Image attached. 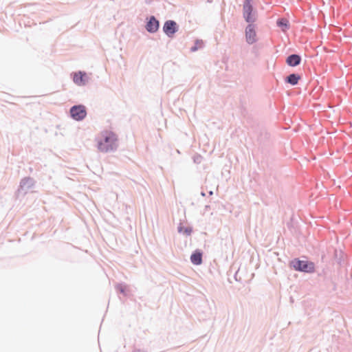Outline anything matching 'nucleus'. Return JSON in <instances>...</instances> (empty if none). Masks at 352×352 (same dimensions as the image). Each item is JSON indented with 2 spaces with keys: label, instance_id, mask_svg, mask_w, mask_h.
Segmentation results:
<instances>
[{
  "label": "nucleus",
  "instance_id": "nucleus-14",
  "mask_svg": "<svg viewBox=\"0 0 352 352\" xmlns=\"http://www.w3.org/2000/svg\"><path fill=\"white\" fill-rule=\"evenodd\" d=\"M276 25L283 32H286L290 28L289 20L284 17L278 18L276 21Z\"/></svg>",
  "mask_w": 352,
  "mask_h": 352
},
{
  "label": "nucleus",
  "instance_id": "nucleus-22",
  "mask_svg": "<svg viewBox=\"0 0 352 352\" xmlns=\"http://www.w3.org/2000/svg\"><path fill=\"white\" fill-rule=\"evenodd\" d=\"M201 195L202 197H205V196H206V193H205V192H204V191H201Z\"/></svg>",
  "mask_w": 352,
  "mask_h": 352
},
{
  "label": "nucleus",
  "instance_id": "nucleus-19",
  "mask_svg": "<svg viewBox=\"0 0 352 352\" xmlns=\"http://www.w3.org/2000/svg\"><path fill=\"white\" fill-rule=\"evenodd\" d=\"M201 159H202V157L200 155H198L194 157L193 160H194L195 163L199 164V163H201Z\"/></svg>",
  "mask_w": 352,
  "mask_h": 352
},
{
  "label": "nucleus",
  "instance_id": "nucleus-21",
  "mask_svg": "<svg viewBox=\"0 0 352 352\" xmlns=\"http://www.w3.org/2000/svg\"><path fill=\"white\" fill-rule=\"evenodd\" d=\"M132 352H146L144 350H142L140 349H135Z\"/></svg>",
  "mask_w": 352,
  "mask_h": 352
},
{
  "label": "nucleus",
  "instance_id": "nucleus-10",
  "mask_svg": "<svg viewBox=\"0 0 352 352\" xmlns=\"http://www.w3.org/2000/svg\"><path fill=\"white\" fill-rule=\"evenodd\" d=\"M73 81L78 86L85 85L88 81L87 73L82 71L74 73Z\"/></svg>",
  "mask_w": 352,
  "mask_h": 352
},
{
  "label": "nucleus",
  "instance_id": "nucleus-8",
  "mask_svg": "<svg viewBox=\"0 0 352 352\" xmlns=\"http://www.w3.org/2000/svg\"><path fill=\"white\" fill-rule=\"evenodd\" d=\"M162 30L168 38H172L176 32H178L179 25L173 20H167L163 25Z\"/></svg>",
  "mask_w": 352,
  "mask_h": 352
},
{
  "label": "nucleus",
  "instance_id": "nucleus-2",
  "mask_svg": "<svg viewBox=\"0 0 352 352\" xmlns=\"http://www.w3.org/2000/svg\"><path fill=\"white\" fill-rule=\"evenodd\" d=\"M290 268L294 271L305 274H313L316 271L315 263L308 260H301L300 258H294L289 263Z\"/></svg>",
  "mask_w": 352,
  "mask_h": 352
},
{
  "label": "nucleus",
  "instance_id": "nucleus-17",
  "mask_svg": "<svg viewBox=\"0 0 352 352\" xmlns=\"http://www.w3.org/2000/svg\"><path fill=\"white\" fill-rule=\"evenodd\" d=\"M116 289L123 294L124 296H127L126 293V285L124 283H118L115 286Z\"/></svg>",
  "mask_w": 352,
  "mask_h": 352
},
{
  "label": "nucleus",
  "instance_id": "nucleus-5",
  "mask_svg": "<svg viewBox=\"0 0 352 352\" xmlns=\"http://www.w3.org/2000/svg\"><path fill=\"white\" fill-rule=\"evenodd\" d=\"M70 117L78 122L82 121L87 116V109L83 104H76L69 109Z\"/></svg>",
  "mask_w": 352,
  "mask_h": 352
},
{
  "label": "nucleus",
  "instance_id": "nucleus-16",
  "mask_svg": "<svg viewBox=\"0 0 352 352\" xmlns=\"http://www.w3.org/2000/svg\"><path fill=\"white\" fill-rule=\"evenodd\" d=\"M204 47V43L202 40L196 39L194 45L190 47V52H195L198 50L202 49Z\"/></svg>",
  "mask_w": 352,
  "mask_h": 352
},
{
  "label": "nucleus",
  "instance_id": "nucleus-3",
  "mask_svg": "<svg viewBox=\"0 0 352 352\" xmlns=\"http://www.w3.org/2000/svg\"><path fill=\"white\" fill-rule=\"evenodd\" d=\"M252 1V0H244L243 4V17L248 23H254L256 21V11Z\"/></svg>",
  "mask_w": 352,
  "mask_h": 352
},
{
  "label": "nucleus",
  "instance_id": "nucleus-7",
  "mask_svg": "<svg viewBox=\"0 0 352 352\" xmlns=\"http://www.w3.org/2000/svg\"><path fill=\"white\" fill-rule=\"evenodd\" d=\"M160 27V21L154 15H151L146 18L144 28L148 33H156L159 30Z\"/></svg>",
  "mask_w": 352,
  "mask_h": 352
},
{
  "label": "nucleus",
  "instance_id": "nucleus-12",
  "mask_svg": "<svg viewBox=\"0 0 352 352\" xmlns=\"http://www.w3.org/2000/svg\"><path fill=\"white\" fill-rule=\"evenodd\" d=\"M190 262L195 265H199L203 263V252L197 249L193 251L190 257Z\"/></svg>",
  "mask_w": 352,
  "mask_h": 352
},
{
  "label": "nucleus",
  "instance_id": "nucleus-23",
  "mask_svg": "<svg viewBox=\"0 0 352 352\" xmlns=\"http://www.w3.org/2000/svg\"><path fill=\"white\" fill-rule=\"evenodd\" d=\"M208 194H209L210 196L212 195H213V191L212 190H210L208 192Z\"/></svg>",
  "mask_w": 352,
  "mask_h": 352
},
{
  "label": "nucleus",
  "instance_id": "nucleus-6",
  "mask_svg": "<svg viewBox=\"0 0 352 352\" xmlns=\"http://www.w3.org/2000/svg\"><path fill=\"white\" fill-rule=\"evenodd\" d=\"M36 184V181L31 177H25L20 181L19 186L17 189V193L26 195L28 192L33 188Z\"/></svg>",
  "mask_w": 352,
  "mask_h": 352
},
{
  "label": "nucleus",
  "instance_id": "nucleus-15",
  "mask_svg": "<svg viewBox=\"0 0 352 352\" xmlns=\"http://www.w3.org/2000/svg\"><path fill=\"white\" fill-rule=\"evenodd\" d=\"M192 226H184L182 223H179V224L177 226V232L179 234H182L186 236H190L192 233Z\"/></svg>",
  "mask_w": 352,
  "mask_h": 352
},
{
  "label": "nucleus",
  "instance_id": "nucleus-20",
  "mask_svg": "<svg viewBox=\"0 0 352 352\" xmlns=\"http://www.w3.org/2000/svg\"><path fill=\"white\" fill-rule=\"evenodd\" d=\"M238 272H239V270H237L234 274V278L236 281L237 282H239V283H241L242 282V280H241V278L240 277H238Z\"/></svg>",
  "mask_w": 352,
  "mask_h": 352
},
{
  "label": "nucleus",
  "instance_id": "nucleus-9",
  "mask_svg": "<svg viewBox=\"0 0 352 352\" xmlns=\"http://www.w3.org/2000/svg\"><path fill=\"white\" fill-rule=\"evenodd\" d=\"M256 24L248 23L245 29V34L246 42L249 45L254 44L257 41L256 32Z\"/></svg>",
  "mask_w": 352,
  "mask_h": 352
},
{
  "label": "nucleus",
  "instance_id": "nucleus-1",
  "mask_svg": "<svg viewBox=\"0 0 352 352\" xmlns=\"http://www.w3.org/2000/svg\"><path fill=\"white\" fill-rule=\"evenodd\" d=\"M118 135L112 131L101 132V139L97 142L98 149L102 153L114 152L118 149Z\"/></svg>",
  "mask_w": 352,
  "mask_h": 352
},
{
  "label": "nucleus",
  "instance_id": "nucleus-4",
  "mask_svg": "<svg viewBox=\"0 0 352 352\" xmlns=\"http://www.w3.org/2000/svg\"><path fill=\"white\" fill-rule=\"evenodd\" d=\"M270 145V134L265 129L259 131L256 139V152L263 153Z\"/></svg>",
  "mask_w": 352,
  "mask_h": 352
},
{
  "label": "nucleus",
  "instance_id": "nucleus-11",
  "mask_svg": "<svg viewBox=\"0 0 352 352\" xmlns=\"http://www.w3.org/2000/svg\"><path fill=\"white\" fill-rule=\"evenodd\" d=\"M302 62V57L298 54H292L287 56L285 63L292 67H295L300 65Z\"/></svg>",
  "mask_w": 352,
  "mask_h": 352
},
{
  "label": "nucleus",
  "instance_id": "nucleus-13",
  "mask_svg": "<svg viewBox=\"0 0 352 352\" xmlns=\"http://www.w3.org/2000/svg\"><path fill=\"white\" fill-rule=\"evenodd\" d=\"M302 76L300 74L298 73H292L285 78L284 81L286 84H289L292 86H296L298 84Z\"/></svg>",
  "mask_w": 352,
  "mask_h": 352
},
{
  "label": "nucleus",
  "instance_id": "nucleus-24",
  "mask_svg": "<svg viewBox=\"0 0 352 352\" xmlns=\"http://www.w3.org/2000/svg\"><path fill=\"white\" fill-rule=\"evenodd\" d=\"M209 207V206H206V209H208Z\"/></svg>",
  "mask_w": 352,
  "mask_h": 352
},
{
  "label": "nucleus",
  "instance_id": "nucleus-18",
  "mask_svg": "<svg viewBox=\"0 0 352 352\" xmlns=\"http://www.w3.org/2000/svg\"><path fill=\"white\" fill-rule=\"evenodd\" d=\"M334 256H335V259L336 260V262L338 264H339L340 265H342V262H343V254L344 253L340 251L339 253L338 252L337 250H335V254H334Z\"/></svg>",
  "mask_w": 352,
  "mask_h": 352
}]
</instances>
